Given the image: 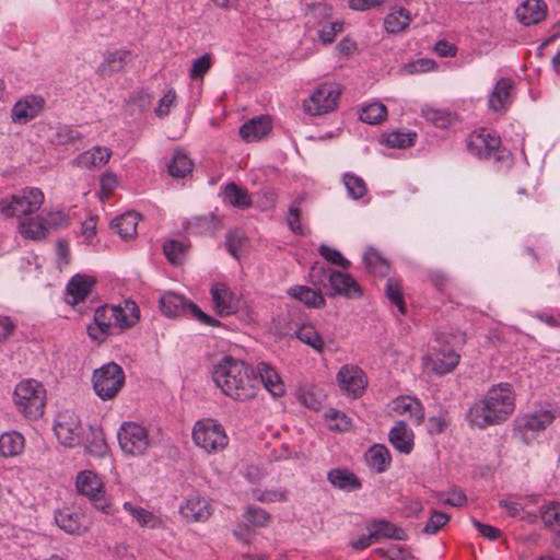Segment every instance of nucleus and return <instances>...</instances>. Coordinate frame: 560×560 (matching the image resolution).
<instances>
[{
  "mask_svg": "<svg viewBox=\"0 0 560 560\" xmlns=\"http://www.w3.org/2000/svg\"><path fill=\"white\" fill-rule=\"evenodd\" d=\"M185 229L188 234L207 235L213 234L221 229L220 220L212 214L195 217L187 221Z\"/></svg>",
  "mask_w": 560,
  "mask_h": 560,
  "instance_id": "nucleus-34",
  "label": "nucleus"
},
{
  "mask_svg": "<svg viewBox=\"0 0 560 560\" xmlns=\"http://www.w3.org/2000/svg\"><path fill=\"white\" fill-rule=\"evenodd\" d=\"M416 132L393 131L384 136V141L389 148L405 149L415 143Z\"/></svg>",
  "mask_w": 560,
  "mask_h": 560,
  "instance_id": "nucleus-53",
  "label": "nucleus"
},
{
  "mask_svg": "<svg viewBox=\"0 0 560 560\" xmlns=\"http://www.w3.org/2000/svg\"><path fill=\"white\" fill-rule=\"evenodd\" d=\"M332 270L324 266L323 262L316 261L310 269V281L319 291L329 284V276Z\"/></svg>",
  "mask_w": 560,
  "mask_h": 560,
  "instance_id": "nucleus-49",
  "label": "nucleus"
},
{
  "mask_svg": "<svg viewBox=\"0 0 560 560\" xmlns=\"http://www.w3.org/2000/svg\"><path fill=\"white\" fill-rule=\"evenodd\" d=\"M413 432L405 421H397L389 430L388 440L393 447L402 454H410L413 450Z\"/></svg>",
  "mask_w": 560,
  "mask_h": 560,
  "instance_id": "nucleus-23",
  "label": "nucleus"
},
{
  "mask_svg": "<svg viewBox=\"0 0 560 560\" xmlns=\"http://www.w3.org/2000/svg\"><path fill=\"white\" fill-rule=\"evenodd\" d=\"M139 320V307L133 301L125 300L118 305H103L95 310L94 322L88 326L89 337L103 342L114 328L127 329Z\"/></svg>",
  "mask_w": 560,
  "mask_h": 560,
  "instance_id": "nucleus-3",
  "label": "nucleus"
},
{
  "mask_svg": "<svg viewBox=\"0 0 560 560\" xmlns=\"http://www.w3.org/2000/svg\"><path fill=\"white\" fill-rule=\"evenodd\" d=\"M270 130V119L266 116H260L243 124L240 128V136L246 142H254L261 140Z\"/></svg>",
  "mask_w": 560,
  "mask_h": 560,
  "instance_id": "nucleus-25",
  "label": "nucleus"
},
{
  "mask_svg": "<svg viewBox=\"0 0 560 560\" xmlns=\"http://www.w3.org/2000/svg\"><path fill=\"white\" fill-rule=\"evenodd\" d=\"M539 514L546 527H551L560 520V502L548 501L540 505Z\"/></svg>",
  "mask_w": 560,
  "mask_h": 560,
  "instance_id": "nucleus-55",
  "label": "nucleus"
},
{
  "mask_svg": "<svg viewBox=\"0 0 560 560\" xmlns=\"http://www.w3.org/2000/svg\"><path fill=\"white\" fill-rule=\"evenodd\" d=\"M45 100L38 95H27L18 101L11 109L13 122L26 124L34 119L44 108Z\"/></svg>",
  "mask_w": 560,
  "mask_h": 560,
  "instance_id": "nucleus-17",
  "label": "nucleus"
},
{
  "mask_svg": "<svg viewBox=\"0 0 560 560\" xmlns=\"http://www.w3.org/2000/svg\"><path fill=\"white\" fill-rule=\"evenodd\" d=\"M385 294L390 304L398 307L401 315L406 313V306L401 293L400 281L395 278H389L386 282Z\"/></svg>",
  "mask_w": 560,
  "mask_h": 560,
  "instance_id": "nucleus-47",
  "label": "nucleus"
},
{
  "mask_svg": "<svg viewBox=\"0 0 560 560\" xmlns=\"http://www.w3.org/2000/svg\"><path fill=\"white\" fill-rule=\"evenodd\" d=\"M212 66V58L210 54H205L194 60L189 71V77L192 80L202 79Z\"/></svg>",
  "mask_w": 560,
  "mask_h": 560,
  "instance_id": "nucleus-58",
  "label": "nucleus"
},
{
  "mask_svg": "<svg viewBox=\"0 0 560 560\" xmlns=\"http://www.w3.org/2000/svg\"><path fill=\"white\" fill-rule=\"evenodd\" d=\"M369 529L372 530L376 541L381 538L395 540L406 539V533L402 528L384 518L374 520L369 526Z\"/></svg>",
  "mask_w": 560,
  "mask_h": 560,
  "instance_id": "nucleus-36",
  "label": "nucleus"
},
{
  "mask_svg": "<svg viewBox=\"0 0 560 560\" xmlns=\"http://www.w3.org/2000/svg\"><path fill=\"white\" fill-rule=\"evenodd\" d=\"M92 441L84 444L88 453L95 456H103L107 452V445L101 431L92 432Z\"/></svg>",
  "mask_w": 560,
  "mask_h": 560,
  "instance_id": "nucleus-63",
  "label": "nucleus"
},
{
  "mask_svg": "<svg viewBox=\"0 0 560 560\" xmlns=\"http://www.w3.org/2000/svg\"><path fill=\"white\" fill-rule=\"evenodd\" d=\"M44 202V194L39 188L26 187L0 200V213L20 221L38 211Z\"/></svg>",
  "mask_w": 560,
  "mask_h": 560,
  "instance_id": "nucleus-5",
  "label": "nucleus"
},
{
  "mask_svg": "<svg viewBox=\"0 0 560 560\" xmlns=\"http://www.w3.org/2000/svg\"><path fill=\"white\" fill-rule=\"evenodd\" d=\"M288 294L291 298L302 302L304 305H306L308 307L320 308V307H324L326 304V301H325L324 295L322 294V291H319V290L316 291L306 285L291 287L288 290Z\"/></svg>",
  "mask_w": 560,
  "mask_h": 560,
  "instance_id": "nucleus-32",
  "label": "nucleus"
},
{
  "mask_svg": "<svg viewBox=\"0 0 560 560\" xmlns=\"http://www.w3.org/2000/svg\"><path fill=\"white\" fill-rule=\"evenodd\" d=\"M327 480L334 488L351 492L361 489V480L350 470L345 468H332L327 472Z\"/></svg>",
  "mask_w": 560,
  "mask_h": 560,
  "instance_id": "nucleus-28",
  "label": "nucleus"
},
{
  "mask_svg": "<svg viewBox=\"0 0 560 560\" xmlns=\"http://www.w3.org/2000/svg\"><path fill=\"white\" fill-rule=\"evenodd\" d=\"M318 253L327 262L338 266L343 270H348L351 266V262L338 249L326 244L318 246Z\"/></svg>",
  "mask_w": 560,
  "mask_h": 560,
  "instance_id": "nucleus-51",
  "label": "nucleus"
},
{
  "mask_svg": "<svg viewBox=\"0 0 560 560\" xmlns=\"http://www.w3.org/2000/svg\"><path fill=\"white\" fill-rule=\"evenodd\" d=\"M253 498L259 502L264 503H272V502H282L288 499V491L284 489H275V490H261L255 489L253 490Z\"/></svg>",
  "mask_w": 560,
  "mask_h": 560,
  "instance_id": "nucleus-56",
  "label": "nucleus"
},
{
  "mask_svg": "<svg viewBox=\"0 0 560 560\" xmlns=\"http://www.w3.org/2000/svg\"><path fill=\"white\" fill-rule=\"evenodd\" d=\"M112 156V151L106 147H94L84 151L72 160V165L81 168H97L105 165Z\"/></svg>",
  "mask_w": 560,
  "mask_h": 560,
  "instance_id": "nucleus-22",
  "label": "nucleus"
},
{
  "mask_svg": "<svg viewBox=\"0 0 560 560\" xmlns=\"http://www.w3.org/2000/svg\"><path fill=\"white\" fill-rule=\"evenodd\" d=\"M337 383L342 392L353 398H358L364 393L368 380L362 369L357 365L346 364L337 373Z\"/></svg>",
  "mask_w": 560,
  "mask_h": 560,
  "instance_id": "nucleus-13",
  "label": "nucleus"
},
{
  "mask_svg": "<svg viewBox=\"0 0 560 560\" xmlns=\"http://www.w3.org/2000/svg\"><path fill=\"white\" fill-rule=\"evenodd\" d=\"M364 458L369 468L377 474L386 471L392 463L390 453L383 444L372 445L365 452Z\"/></svg>",
  "mask_w": 560,
  "mask_h": 560,
  "instance_id": "nucleus-29",
  "label": "nucleus"
},
{
  "mask_svg": "<svg viewBox=\"0 0 560 560\" xmlns=\"http://www.w3.org/2000/svg\"><path fill=\"white\" fill-rule=\"evenodd\" d=\"M179 513L188 522H206L212 514V508L206 498L191 495L180 504Z\"/></svg>",
  "mask_w": 560,
  "mask_h": 560,
  "instance_id": "nucleus-20",
  "label": "nucleus"
},
{
  "mask_svg": "<svg viewBox=\"0 0 560 560\" xmlns=\"http://www.w3.org/2000/svg\"><path fill=\"white\" fill-rule=\"evenodd\" d=\"M24 438L19 432H5L0 435V454L3 457H12L22 453Z\"/></svg>",
  "mask_w": 560,
  "mask_h": 560,
  "instance_id": "nucleus-40",
  "label": "nucleus"
},
{
  "mask_svg": "<svg viewBox=\"0 0 560 560\" xmlns=\"http://www.w3.org/2000/svg\"><path fill=\"white\" fill-rule=\"evenodd\" d=\"M50 222L40 215H30L20 221V232L26 238L40 240L45 237Z\"/></svg>",
  "mask_w": 560,
  "mask_h": 560,
  "instance_id": "nucleus-35",
  "label": "nucleus"
},
{
  "mask_svg": "<svg viewBox=\"0 0 560 560\" xmlns=\"http://www.w3.org/2000/svg\"><path fill=\"white\" fill-rule=\"evenodd\" d=\"M192 440L208 454L223 451L229 443L223 425L213 419L198 420L192 428Z\"/></svg>",
  "mask_w": 560,
  "mask_h": 560,
  "instance_id": "nucleus-6",
  "label": "nucleus"
},
{
  "mask_svg": "<svg viewBox=\"0 0 560 560\" xmlns=\"http://www.w3.org/2000/svg\"><path fill=\"white\" fill-rule=\"evenodd\" d=\"M54 432L59 443L66 447H75L83 441V428L73 411L66 410L57 415Z\"/></svg>",
  "mask_w": 560,
  "mask_h": 560,
  "instance_id": "nucleus-11",
  "label": "nucleus"
},
{
  "mask_svg": "<svg viewBox=\"0 0 560 560\" xmlns=\"http://www.w3.org/2000/svg\"><path fill=\"white\" fill-rule=\"evenodd\" d=\"M131 54L127 50H115L105 55L104 61L98 66L97 72L102 77H109L121 71L130 61Z\"/></svg>",
  "mask_w": 560,
  "mask_h": 560,
  "instance_id": "nucleus-31",
  "label": "nucleus"
},
{
  "mask_svg": "<svg viewBox=\"0 0 560 560\" xmlns=\"http://www.w3.org/2000/svg\"><path fill=\"white\" fill-rule=\"evenodd\" d=\"M387 109L382 103H372L361 108L359 118L361 121L370 125L380 124L385 119Z\"/></svg>",
  "mask_w": 560,
  "mask_h": 560,
  "instance_id": "nucleus-42",
  "label": "nucleus"
},
{
  "mask_svg": "<svg viewBox=\"0 0 560 560\" xmlns=\"http://www.w3.org/2000/svg\"><path fill=\"white\" fill-rule=\"evenodd\" d=\"M192 170V162L189 158L180 152L176 151L172 159V162L168 164V173L173 177H185Z\"/></svg>",
  "mask_w": 560,
  "mask_h": 560,
  "instance_id": "nucleus-44",
  "label": "nucleus"
},
{
  "mask_svg": "<svg viewBox=\"0 0 560 560\" xmlns=\"http://www.w3.org/2000/svg\"><path fill=\"white\" fill-rule=\"evenodd\" d=\"M342 30L343 23L341 21H334L318 31V39L325 45L331 44L337 34L342 32Z\"/></svg>",
  "mask_w": 560,
  "mask_h": 560,
  "instance_id": "nucleus-62",
  "label": "nucleus"
},
{
  "mask_svg": "<svg viewBox=\"0 0 560 560\" xmlns=\"http://www.w3.org/2000/svg\"><path fill=\"white\" fill-rule=\"evenodd\" d=\"M118 185L117 176L114 173L107 172L100 178V198L102 201L107 199L113 190Z\"/></svg>",
  "mask_w": 560,
  "mask_h": 560,
  "instance_id": "nucleus-64",
  "label": "nucleus"
},
{
  "mask_svg": "<svg viewBox=\"0 0 560 560\" xmlns=\"http://www.w3.org/2000/svg\"><path fill=\"white\" fill-rule=\"evenodd\" d=\"M515 396L509 383L493 385L483 399L476 401L469 409L467 418L478 428H486L505 421L514 411Z\"/></svg>",
  "mask_w": 560,
  "mask_h": 560,
  "instance_id": "nucleus-2",
  "label": "nucleus"
},
{
  "mask_svg": "<svg viewBox=\"0 0 560 560\" xmlns=\"http://www.w3.org/2000/svg\"><path fill=\"white\" fill-rule=\"evenodd\" d=\"M501 144L499 137L486 132L471 133L466 140V147L469 153L479 159H491L499 160L498 151Z\"/></svg>",
  "mask_w": 560,
  "mask_h": 560,
  "instance_id": "nucleus-14",
  "label": "nucleus"
},
{
  "mask_svg": "<svg viewBox=\"0 0 560 560\" xmlns=\"http://www.w3.org/2000/svg\"><path fill=\"white\" fill-rule=\"evenodd\" d=\"M300 218H301V200H294L289 207L287 222H288L289 229L294 234L302 235L303 229L300 223Z\"/></svg>",
  "mask_w": 560,
  "mask_h": 560,
  "instance_id": "nucleus-59",
  "label": "nucleus"
},
{
  "mask_svg": "<svg viewBox=\"0 0 560 560\" xmlns=\"http://www.w3.org/2000/svg\"><path fill=\"white\" fill-rule=\"evenodd\" d=\"M363 260L368 271L378 277H385L389 272L388 261L374 248H369Z\"/></svg>",
  "mask_w": 560,
  "mask_h": 560,
  "instance_id": "nucleus-41",
  "label": "nucleus"
},
{
  "mask_svg": "<svg viewBox=\"0 0 560 560\" xmlns=\"http://www.w3.org/2000/svg\"><path fill=\"white\" fill-rule=\"evenodd\" d=\"M257 373L264 387L273 396L281 397L284 394V384L277 371L266 362L257 365Z\"/></svg>",
  "mask_w": 560,
  "mask_h": 560,
  "instance_id": "nucleus-30",
  "label": "nucleus"
},
{
  "mask_svg": "<svg viewBox=\"0 0 560 560\" xmlns=\"http://www.w3.org/2000/svg\"><path fill=\"white\" fill-rule=\"evenodd\" d=\"M340 95L339 84L323 83L304 101V112L312 116L328 114L337 108Z\"/></svg>",
  "mask_w": 560,
  "mask_h": 560,
  "instance_id": "nucleus-10",
  "label": "nucleus"
},
{
  "mask_svg": "<svg viewBox=\"0 0 560 560\" xmlns=\"http://www.w3.org/2000/svg\"><path fill=\"white\" fill-rule=\"evenodd\" d=\"M140 215L135 211L126 212L112 222V228L122 237L130 238L137 233Z\"/></svg>",
  "mask_w": 560,
  "mask_h": 560,
  "instance_id": "nucleus-38",
  "label": "nucleus"
},
{
  "mask_svg": "<svg viewBox=\"0 0 560 560\" xmlns=\"http://www.w3.org/2000/svg\"><path fill=\"white\" fill-rule=\"evenodd\" d=\"M57 526L70 535H82L89 527L90 522L80 510L63 509L55 513Z\"/></svg>",
  "mask_w": 560,
  "mask_h": 560,
  "instance_id": "nucleus-16",
  "label": "nucleus"
},
{
  "mask_svg": "<svg viewBox=\"0 0 560 560\" xmlns=\"http://www.w3.org/2000/svg\"><path fill=\"white\" fill-rule=\"evenodd\" d=\"M553 420L555 415L550 410H539L520 418L517 428L524 434L527 432H539L550 425Z\"/></svg>",
  "mask_w": 560,
  "mask_h": 560,
  "instance_id": "nucleus-26",
  "label": "nucleus"
},
{
  "mask_svg": "<svg viewBox=\"0 0 560 560\" xmlns=\"http://www.w3.org/2000/svg\"><path fill=\"white\" fill-rule=\"evenodd\" d=\"M450 520V516L440 511H433L422 532L427 535L436 534Z\"/></svg>",
  "mask_w": 560,
  "mask_h": 560,
  "instance_id": "nucleus-60",
  "label": "nucleus"
},
{
  "mask_svg": "<svg viewBox=\"0 0 560 560\" xmlns=\"http://www.w3.org/2000/svg\"><path fill=\"white\" fill-rule=\"evenodd\" d=\"M295 336L302 342L308 345L318 352L324 348V341L320 335L312 325H302L295 330Z\"/></svg>",
  "mask_w": 560,
  "mask_h": 560,
  "instance_id": "nucleus-45",
  "label": "nucleus"
},
{
  "mask_svg": "<svg viewBox=\"0 0 560 560\" xmlns=\"http://www.w3.org/2000/svg\"><path fill=\"white\" fill-rule=\"evenodd\" d=\"M161 312L167 317H176L187 312L188 302L183 295L165 292L160 298Z\"/></svg>",
  "mask_w": 560,
  "mask_h": 560,
  "instance_id": "nucleus-33",
  "label": "nucleus"
},
{
  "mask_svg": "<svg viewBox=\"0 0 560 560\" xmlns=\"http://www.w3.org/2000/svg\"><path fill=\"white\" fill-rule=\"evenodd\" d=\"M177 95L173 88L168 89L167 92L160 98L154 113L158 117L163 118L167 116L171 108L175 105Z\"/></svg>",
  "mask_w": 560,
  "mask_h": 560,
  "instance_id": "nucleus-61",
  "label": "nucleus"
},
{
  "mask_svg": "<svg viewBox=\"0 0 560 560\" xmlns=\"http://www.w3.org/2000/svg\"><path fill=\"white\" fill-rule=\"evenodd\" d=\"M78 492L86 497L96 510L104 514H114L116 510L104 499L105 489L101 478L92 470H82L75 479Z\"/></svg>",
  "mask_w": 560,
  "mask_h": 560,
  "instance_id": "nucleus-9",
  "label": "nucleus"
},
{
  "mask_svg": "<svg viewBox=\"0 0 560 560\" xmlns=\"http://www.w3.org/2000/svg\"><path fill=\"white\" fill-rule=\"evenodd\" d=\"M93 388L102 400L113 399L125 384V372L120 365L109 362L93 373Z\"/></svg>",
  "mask_w": 560,
  "mask_h": 560,
  "instance_id": "nucleus-7",
  "label": "nucleus"
},
{
  "mask_svg": "<svg viewBox=\"0 0 560 560\" xmlns=\"http://www.w3.org/2000/svg\"><path fill=\"white\" fill-rule=\"evenodd\" d=\"M422 116L427 121L438 128H447L452 124V115L447 112L425 106L422 108Z\"/></svg>",
  "mask_w": 560,
  "mask_h": 560,
  "instance_id": "nucleus-50",
  "label": "nucleus"
},
{
  "mask_svg": "<svg viewBox=\"0 0 560 560\" xmlns=\"http://www.w3.org/2000/svg\"><path fill=\"white\" fill-rule=\"evenodd\" d=\"M224 197L234 207L247 208L252 203L248 194L234 183H229L225 186Z\"/></svg>",
  "mask_w": 560,
  "mask_h": 560,
  "instance_id": "nucleus-46",
  "label": "nucleus"
},
{
  "mask_svg": "<svg viewBox=\"0 0 560 560\" xmlns=\"http://www.w3.org/2000/svg\"><path fill=\"white\" fill-rule=\"evenodd\" d=\"M212 380L222 394L240 402L255 399L259 389L255 370L232 355H224L213 365Z\"/></svg>",
  "mask_w": 560,
  "mask_h": 560,
  "instance_id": "nucleus-1",
  "label": "nucleus"
},
{
  "mask_svg": "<svg viewBox=\"0 0 560 560\" xmlns=\"http://www.w3.org/2000/svg\"><path fill=\"white\" fill-rule=\"evenodd\" d=\"M343 185L350 198L358 200L366 195L368 187L364 179L353 173H346L342 177Z\"/></svg>",
  "mask_w": 560,
  "mask_h": 560,
  "instance_id": "nucleus-43",
  "label": "nucleus"
},
{
  "mask_svg": "<svg viewBox=\"0 0 560 560\" xmlns=\"http://www.w3.org/2000/svg\"><path fill=\"white\" fill-rule=\"evenodd\" d=\"M438 347L428 354L427 361L431 370L439 375L452 372L459 363V354L450 347V341L444 334L436 335Z\"/></svg>",
  "mask_w": 560,
  "mask_h": 560,
  "instance_id": "nucleus-12",
  "label": "nucleus"
},
{
  "mask_svg": "<svg viewBox=\"0 0 560 560\" xmlns=\"http://www.w3.org/2000/svg\"><path fill=\"white\" fill-rule=\"evenodd\" d=\"M185 250V245L177 241H168L163 245L164 255L173 265L182 262Z\"/></svg>",
  "mask_w": 560,
  "mask_h": 560,
  "instance_id": "nucleus-57",
  "label": "nucleus"
},
{
  "mask_svg": "<svg viewBox=\"0 0 560 560\" xmlns=\"http://www.w3.org/2000/svg\"><path fill=\"white\" fill-rule=\"evenodd\" d=\"M326 420L329 422L328 427L335 431H348L351 427V421L345 412L336 410L334 408L328 409L325 412Z\"/></svg>",
  "mask_w": 560,
  "mask_h": 560,
  "instance_id": "nucleus-54",
  "label": "nucleus"
},
{
  "mask_svg": "<svg viewBox=\"0 0 560 560\" xmlns=\"http://www.w3.org/2000/svg\"><path fill=\"white\" fill-rule=\"evenodd\" d=\"M13 401L21 413L36 420L44 415L46 390L36 380H24L15 386Z\"/></svg>",
  "mask_w": 560,
  "mask_h": 560,
  "instance_id": "nucleus-4",
  "label": "nucleus"
},
{
  "mask_svg": "<svg viewBox=\"0 0 560 560\" xmlns=\"http://www.w3.org/2000/svg\"><path fill=\"white\" fill-rule=\"evenodd\" d=\"M513 81L509 78H501L494 85L489 96V107L493 112L505 110L512 103Z\"/></svg>",
  "mask_w": 560,
  "mask_h": 560,
  "instance_id": "nucleus-24",
  "label": "nucleus"
},
{
  "mask_svg": "<svg viewBox=\"0 0 560 560\" xmlns=\"http://www.w3.org/2000/svg\"><path fill=\"white\" fill-rule=\"evenodd\" d=\"M411 22V16L408 10L399 8L386 15L384 19V27L390 34H398L405 31Z\"/></svg>",
  "mask_w": 560,
  "mask_h": 560,
  "instance_id": "nucleus-39",
  "label": "nucleus"
},
{
  "mask_svg": "<svg viewBox=\"0 0 560 560\" xmlns=\"http://www.w3.org/2000/svg\"><path fill=\"white\" fill-rule=\"evenodd\" d=\"M217 313L220 316L232 315L238 310V299L224 283H214L210 289Z\"/></svg>",
  "mask_w": 560,
  "mask_h": 560,
  "instance_id": "nucleus-18",
  "label": "nucleus"
},
{
  "mask_svg": "<svg viewBox=\"0 0 560 560\" xmlns=\"http://www.w3.org/2000/svg\"><path fill=\"white\" fill-rule=\"evenodd\" d=\"M389 408L397 416L408 419L413 425H421L424 422V407L416 396H398L390 401Z\"/></svg>",
  "mask_w": 560,
  "mask_h": 560,
  "instance_id": "nucleus-15",
  "label": "nucleus"
},
{
  "mask_svg": "<svg viewBox=\"0 0 560 560\" xmlns=\"http://www.w3.org/2000/svg\"><path fill=\"white\" fill-rule=\"evenodd\" d=\"M117 439L121 451L130 456L143 455L150 446L148 429L132 421H126L120 425Z\"/></svg>",
  "mask_w": 560,
  "mask_h": 560,
  "instance_id": "nucleus-8",
  "label": "nucleus"
},
{
  "mask_svg": "<svg viewBox=\"0 0 560 560\" xmlns=\"http://www.w3.org/2000/svg\"><path fill=\"white\" fill-rule=\"evenodd\" d=\"M547 14V4L542 0H526L516 9L518 21L526 26L541 22Z\"/></svg>",
  "mask_w": 560,
  "mask_h": 560,
  "instance_id": "nucleus-21",
  "label": "nucleus"
},
{
  "mask_svg": "<svg viewBox=\"0 0 560 560\" xmlns=\"http://www.w3.org/2000/svg\"><path fill=\"white\" fill-rule=\"evenodd\" d=\"M329 295H342L349 299L360 298L362 290L358 282L349 275L339 270L330 272L329 276Z\"/></svg>",
  "mask_w": 560,
  "mask_h": 560,
  "instance_id": "nucleus-19",
  "label": "nucleus"
},
{
  "mask_svg": "<svg viewBox=\"0 0 560 560\" xmlns=\"http://www.w3.org/2000/svg\"><path fill=\"white\" fill-rule=\"evenodd\" d=\"M122 509L133 517L140 527L160 528L163 526V521L159 516L141 506L125 502Z\"/></svg>",
  "mask_w": 560,
  "mask_h": 560,
  "instance_id": "nucleus-37",
  "label": "nucleus"
},
{
  "mask_svg": "<svg viewBox=\"0 0 560 560\" xmlns=\"http://www.w3.org/2000/svg\"><path fill=\"white\" fill-rule=\"evenodd\" d=\"M83 139V135L74 128L62 126L57 129L52 142L57 145H75Z\"/></svg>",
  "mask_w": 560,
  "mask_h": 560,
  "instance_id": "nucleus-48",
  "label": "nucleus"
},
{
  "mask_svg": "<svg viewBox=\"0 0 560 560\" xmlns=\"http://www.w3.org/2000/svg\"><path fill=\"white\" fill-rule=\"evenodd\" d=\"M244 518L256 527H267L271 522V515L262 508L248 505L244 513Z\"/></svg>",
  "mask_w": 560,
  "mask_h": 560,
  "instance_id": "nucleus-52",
  "label": "nucleus"
},
{
  "mask_svg": "<svg viewBox=\"0 0 560 560\" xmlns=\"http://www.w3.org/2000/svg\"><path fill=\"white\" fill-rule=\"evenodd\" d=\"M95 280L86 275H75L73 276L67 284V295L70 298L68 300L69 304L75 305L79 302H82L86 295L90 293L92 287L94 285Z\"/></svg>",
  "mask_w": 560,
  "mask_h": 560,
  "instance_id": "nucleus-27",
  "label": "nucleus"
}]
</instances>
